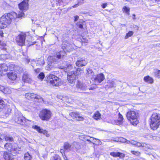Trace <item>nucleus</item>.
Returning a JSON list of instances; mask_svg holds the SVG:
<instances>
[{
	"label": "nucleus",
	"instance_id": "79ce46f5",
	"mask_svg": "<svg viewBox=\"0 0 160 160\" xmlns=\"http://www.w3.org/2000/svg\"><path fill=\"white\" fill-rule=\"evenodd\" d=\"M31 93H27L25 94V98L28 99H31Z\"/></svg>",
	"mask_w": 160,
	"mask_h": 160
},
{
	"label": "nucleus",
	"instance_id": "b1692460",
	"mask_svg": "<svg viewBox=\"0 0 160 160\" xmlns=\"http://www.w3.org/2000/svg\"><path fill=\"white\" fill-rule=\"evenodd\" d=\"M71 146L68 142H65L63 146V149L65 151H69L72 150Z\"/></svg>",
	"mask_w": 160,
	"mask_h": 160
},
{
	"label": "nucleus",
	"instance_id": "423d86ee",
	"mask_svg": "<svg viewBox=\"0 0 160 160\" xmlns=\"http://www.w3.org/2000/svg\"><path fill=\"white\" fill-rule=\"evenodd\" d=\"M67 47V45H65L64 44H62V48L63 50L57 52L56 53V56H55L52 57V59L54 61L58 62H59L58 59H61L62 58H63L66 55V53L65 50L66 51L68 50V48L66 47Z\"/></svg>",
	"mask_w": 160,
	"mask_h": 160
},
{
	"label": "nucleus",
	"instance_id": "412c9836",
	"mask_svg": "<svg viewBox=\"0 0 160 160\" xmlns=\"http://www.w3.org/2000/svg\"><path fill=\"white\" fill-rule=\"evenodd\" d=\"M12 147L11 152L12 153H16V154L18 153L19 151V148L18 147L17 144L15 143H12Z\"/></svg>",
	"mask_w": 160,
	"mask_h": 160
},
{
	"label": "nucleus",
	"instance_id": "e433bc0d",
	"mask_svg": "<svg viewBox=\"0 0 160 160\" xmlns=\"http://www.w3.org/2000/svg\"><path fill=\"white\" fill-rule=\"evenodd\" d=\"M111 155L114 157H121V155H122V153H120L118 152H111Z\"/></svg>",
	"mask_w": 160,
	"mask_h": 160
},
{
	"label": "nucleus",
	"instance_id": "0eeeda50",
	"mask_svg": "<svg viewBox=\"0 0 160 160\" xmlns=\"http://www.w3.org/2000/svg\"><path fill=\"white\" fill-rule=\"evenodd\" d=\"M15 122L22 125H26V119L22 114L18 112H16L13 117Z\"/></svg>",
	"mask_w": 160,
	"mask_h": 160
},
{
	"label": "nucleus",
	"instance_id": "37998d69",
	"mask_svg": "<svg viewBox=\"0 0 160 160\" xmlns=\"http://www.w3.org/2000/svg\"><path fill=\"white\" fill-rule=\"evenodd\" d=\"M53 160H61V158L59 156L55 155L53 158Z\"/></svg>",
	"mask_w": 160,
	"mask_h": 160
},
{
	"label": "nucleus",
	"instance_id": "c9c22d12",
	"mask_svg": "<svg viewBox=\"0 0 160 160\" xmlns=\"http://www.w3.org/2000/svg\"><path fill=\"white\" fill-rule=\"evenodd\" d=\"M154 73L155 77L158 78L160 77V70L155 69Z\"/></svg>",
	"mask_w": 160,
	"mask_h": 160
},
{
	"label": "nucleus",
	"instance_id": "4c0bfd02",
	"mask_svg": "<svg viewBox=\"0 0 160 160\" xmlns=\"http://www.w3.org/2000/svg\"><path fill=\"white\" fill-rule=\"evenodd\" d=\"M134 32L132 31H129L128 33H127L126 36H125V39H127L129 37H131L132 35Z\"/></svg>",
	"mask_w": 160,
	"mask_h": 160
},
{
	"label": "nucleus",
	"instance_id": "7c9ffc66",
	"mask_svg": "<svg viewBox=\"0 0 160 160\" xmlns=\"http://www.w3.org/2000/svg\"><path fill=\"white\" fill-rule=\"evenodd\" d=\"M138 142L135 141L130 140V141L127 140L126 139V142H125L128 144H131L137 147V145Z\"/></svg>",
	"mask_w": 160,
	"mask_h": 160
},
{
	"label": "nucleus",
	"instance_id": "4d7b16f0",
	"mask_svg": "<svg viewBox=\"0 0 160 160\" xmlns=\"http://www.w3.org/2000/svg\"><path fill=\"white\" fill-rule=\"evenodd\" d=\"M64 150H64V149H62L60 150V152L61 153L62 155H63V153L64 152Z\"/></svg>",
	"mask_w": 160,
	"mask_h": 160
},
{
	"label": "nucleus",
	"instance_id": "f704fd0d",
	"mask_svg": "<svg viewBox=\"0 0 160 160\" xmlns=\"http://www.w3.org/2000/svg\"><path fill=\"white\" fill-rule=\"evenodd\" d=\"M87 74H88L89 76H92V77H93L94 73L92 69H88L87 70Z\"/></svg>",
	"mask_w": 160,
	"mask_h": 160
},
{
	"label": "nucleus",
	"instance_id": "3c124183",
	"mask_svg": "<svg viewBox=\"0 0 160 160\" xmlns=\"http://www.w3.org/2000/svg\"><path fill=\"white\" fill-rule=\"evenodd\" d=\"M76 25L80 28H83V26L82 24L77 23H76Z\"/></svg>",
	"mask_w": 160,
	"mask_h": 160
},
{
	"label": "nucleus",
	"instance_id": "2eb2a0df",
	"mask_svg": "<svg viewBox=\"0 0 160 160\" xmlns=\"http://www.w3.org/2000/svg\"><path fill=\"white\" fill-rule=\"evenodd\" d=\"M22 79L24 82L28 83H31L32 81L30 75L26 72L23 73Z\"/></svg>",
	"mask_w": 160,
	"mask_h": 160
},
{
	"label": "nucleus",
	"instance_id": "5701e85b",
	"mask_svg": "<svg viewBox=\"0 0 160 160\" xmlns=\"http://www.w3.org/2000/svg\"><path fill=\"white\" fill-rule=\"evenodd\" d=\"M31 98H35L39 100L40 102L43 101V98L40 96L35 94L34 93H31Z\"/></svg>",
	"mask_w": 160,
	"mask_h": 160
},
{
	"label": "nucleus",
	"instance_id": "393cba45",
	"mask_svg": "<svg viewBox=\"0 0 160 160\" xmlns=\"http://www.w3.org/2000/svg\"><path fill=\"white\" fill-rule=\"evenodd\" d=\"M8 77L9 79L13 80H15L17 77L16 75L12 72L8 74Z\"/></svg>",
	"mask_w": 160,
	"mask_h": 160
},
{
	"label": "nucleus",
	"instance_id": "cd10ccee",
	"mask_svg": "<svg viewBox=\"0 0 160 160\" xmlns=\"http://www.w3.org/2000/svg\"><path fill=\"white\" fill-rule=\"evenodd\" d=\"M115 79H112L109 80L107 82L108 83V86L110 87H114L115 85Z\"/></svg>",
	"mask_w": 160,
	"mask_h": 160
},
{
	"label": "nucleus",
	"instance_id": "58836bf2",
	"mask_svg": "<svg viewBox=\"0 0 160 160\" xmlns=\"http://www.w3.org/2000/svg\"><path fill=\"white\" fill-rule=\"evenodd\" d=\"M115 141L117 142H126V139L122 137L119 138H115Z\"/></svg>",
	"mask_w": 160,
	"mask_h": 160
},
{
	"label": "nucleus",
	"instance_id": "4468645a",
	"mask_svg": "<svg viewBox=\"0 0 160 160\" xmlns=\"http://www.w3.org/2000/svg\"><path fill=\"white\" fill-rule=\"evenodd\" d=\"M76 87L77 90H85L87 89V86L84 83L78 81L76 85Z\"/></svg>",
	"mask_w": 160,
	"mask_h": 160
},
{
	"label": "nucleus",
	"instance_id": "a211bd4d",
	"mask_svg": "<svg viewBox=\"0 0 160 160\" xmlns=\"http://www.w3.org/2000/svg\"><path fill=\"white\" fill-rule=\"evenodd\" d=\"M5 105L6 103L4 101V100H3L2 99H0V108L1 109L2 108H4V107H5ZM6 109L7 108H3L2 109L3 111L4 112H5V113L6 114L9 113V112H10L11 111V109H10L8 108H7V112H5V111Z\"/></svg>",
	"mask_w": 160,
	"mask_h": 160
},
{
	"label": "nucleus",
	"instance_id": "c03bdc74",
	"mask_svg": "<svg viewBox=\"0 0 160 160\" xmlns=\"http://www.w3.org/2000/svg\"><path fill=\"white\" fill-rule=\"evenodd\" d=\"M115 122V124L117 125H120L122 123V121L118 119L116 120Z\"/></svg>",
	"mask_w": 160,
	"mask_h": 160
},
{
	"label": "nucleus",
	"instance_id": "a19ab883",
	"mask_svg": "<svg viewBox=\"0 0 160 160\" xmlns=\"http://www.w3.org/2000/svg\"><path fill=\"white\" fill-rule=\"evenodd\" d=\"M38 63L39 64L40 66H42L44 64V61L43 59L41 58L37 61Z\"/></svg>",
	"mask_w": 160,
	"mask_h": 160
},
{
	"label": "nucleus",
	"instance_id": "1a4fd4ad",
	"mask_svg": "<svg viewBox=\"0 0 160 160\" xmlns=\"http://www.w3.org/2000/svg\"><path fill=\"white\" fill-rule=\"evenodd\" d=\"M26 36L25 34L22 33L17 37L16 42L19 45L22 46L25 43Z\"/></svg>",
	"mask_w": 160,
	"mask_h": 160
},
{
	"label": "nucleus",
	"instance_id": "4be33fe9",
	"mask_svg": "<svg viewBox=\"0 0 160 160\" xmlns=\"http://www.w3.org/2000/svg\"><path fill=\"white\" fill-rule=\"evenodd\" d=\"M143 80L145 82L150 84L152 83L154 81V80L152 78L149 76L145 77Z\"/></svg>",
	"mask_w": 160,
	"mask_h": 160
},
{
	"label": "nucleus",
	"instance_id": "9d476101",
	"mask_svg": "<svg viewBox=\"0 0 160 160\" xmlns=\"http://www.w3.org/2000/svg\"><path fill=\"white\" fill-rule=\"evenodd\" d=\"M104 78V76L102 73L97 75L95 77H92V79H94L95 83L97 84L101 82Z\"/></svg>",
	"mask_w": 160,
	"mask_h": 160
},
{
	"label": "nucleus",
	"instance_id": "8fccbe9b",
	"mask_svg": "<svg viewBox=\"0 0 160 160\" xmlns=\"http://www.w3.org/2000/svg\"><path fill=\"white\" fill-rule=\"evenodd\" d=\"M92 138V140H90V139H87V140L88 141H89L90 142H92V141H93V140L94 139H95L96 140H99L98 139H97L96 138Z\"/></svg>",
	"mask_w": 160,
	"mask_h": 160
},
{
	"label": "nucleus",
	"instance_id": "ea45409f",
	"mask_svg": "<svg viewBox=\"0 0 160 160\" xmlns=\"http://www.w3.org/2000/svg\"><path fill=\"white\" fill-rule=\"evenodd\" d=\"M44 77V74L42 72H40L38 76V78L40 79L41 80H42Z\"/></svg>",
	"mask_w": 160,
	"mask_h": 160
},
{
	"label": "nucleus",
	"instance_id": "39448f33",
	"mask_svg": "<svg viewBox=\"0 0 160 160\" xmlns=\"http://www.w3.org/2000/svg\"><path fill=\"white\" fill-rule=\"evenodd\" d=\"M46 80L52 85L56 87L60 86L62 84L61 79L52 74L47 76Z\"/></svg>",
	"mask_w": 160,
	"mask_h": 160
},
{
	"label": "nucleus",
	"instance_id": "72a5a7b5",
	"mask_svg": "<svg viewBox=\"0 0 160 160\" xmlns=\"http://www.w3.org/2000/svg\"><path fill=\"white\" fill-rule=\"evenodd\" d=\"M4 138L6 141L12 142L13 141V138L12 137H10L8 136H3Z\"/></svg>",
	"mask_w": 160,
	"mask_h": 160
},
{
	"label": "nucleus",
	"instance_id": "7ed1b4c3",
	"mask_svg": "<svg viewBox=\"0 0 160 160\" xmlns=\"http://www.w3.org/2000/svg\"><path fill=\"white\" fill-rule=\"evenodd\" d=\"M150 126L153 130L157 129L160 125V117L158 114L155 113L150 117Z\"/></svg>",
	"mask_w": 160,
	"mask_h": 160
},
{
	"label": "nucleus",
	"instance_id": "473e14b6",
	"mask_svg": "<svg viewBox=\"0 0 160 160\" xmlns=\"http://www.w3.org/2000/svg\"><path fill=\"white\" fill-rule=\"evenodd\" d=\"M32 158V156L28 152L25 153L24 155L25 160H30Z\"/></svg>",
	"mask_w": 160,
	"mask_h": 160
},
{
	"label": "nucleus",
	"instance_id": "bb28decb",
	"mask_svg": "<svg viewBox=\"0 0 160 160\" xmlns=\"http://www.w3.org/2000/svg\"><path fill=\"white\" fill-rule=\"evenodd\" d=\"M13 147L12 143H7L4 145L5 148L8 151L11 152L12 147Z\"/></svg>",
	"mask_w": 160,
	"mask_h": 160
},
{
	"label": "nucleus",
	"instance_id": "f3484780",
	"mask_svg": "<svg viewBox=\"0 0 160 160\" xmlns=\"http://www.w3.org/2000/svg\"><path fill=\"white\" fill-rule=\"evenodd\" d=\"M8 69V67L6 64H0V75H2L4 74Z\"/></svg>",
	"mask_w": 160,
	"mask_h": 160
},
{
	"label": "nucleus",
	"instance_id": "5fc2aeb1",
	"mask_svg": "<svg viewBox=\"0 0 160 160\" xmlns=\"http://www.w3.org/2000/svg\"><path fill=\"white\" fill-rule=\"evenodd\" d=\"M107 3H103L102 5V7L103 8H105L107 6Z\"/></svg>",
	"mask_w": 160,
	"mask_h": 160
},
{
	"label": "nucleus",
	"instance_id": "20e7f679",
	"mask_svg": "<svg viewBox=\"0 0 160 160\" xmlns=\"http://www.w3.org/2000/svg\"><path fill=\"white\" fill-rule=\"evenodd\" d=\"M127 119L134 125H136L138 123V113L134 111H130L128 112L126 115Z\"/></svg>",
	"mask_w": 160,
	"mask_h": 160
},
{
	"label": "nucleus",
	"instance_id": "603ef678",
	"mask_svg": "<svg viewBox=\"0 0 160 160\" xmlns=\"http://www.w3.org/2000/svg\"><path fill=\"white\" fill-rule=\"evenodd\" d=\"M41 70L40 68H38L34 70V71L35 72L38 73L40 72Z\"/></svg>",
	"mask_w": 160,
	"mask_h": 160
},
{
	"label": "nucleus",
	"instance_id": "6e6d98bb",
	"mask_svg": "<svg viewBox=\"0 0 160 160\" xmlns=\"http://www.w3.org/2000/svg\"><path fill=\"white\" fill-rule=\"evenodd\" d=\"M96 86L95 85L94 86H92L90 88H89V89L90 90H92L95 89L96 88Z\"/></svg>",
	"mask_w": 160,
	"mask_h": 160
},
{
	"label": "nucleus",
	"instance_id": "c756f323",
	"mask_svg": "<svg viewBox=\"0 0 160 160\" xmlns=\"http://www.w3.org/2000/svg\"><path fill=\"white\" fill-rule=\"evenodd\" d=\"M130 9V8L129 7L124 6L122 8V11L123 12L129 15V14Z\"/></svg>",
	"mask_w": 160,
	"mask_h": 160
},
{
	"label": "nucleus",
	"instance_id": "a18cd8bd",
	"mask_svg": "<svg viewBox=\"0 0 160 160\" xmlns=\"http://www.w3.org/2000/svg\"><path fill=\"white\" fill-rule=\"evenodd\" d=\"M3 136L0 134V145L2 144L3 142Z\"/></svg>",
	"mask_w": 160,
	"mask_h": 160
},
{
	"label": "nucleus",
	"instance_id": "13d9d810",
	"mask_svg": "<svg viewBox=\"0 0 160 160\" xmlns=\"http://www.w3.org/2000/svg\"><path fill=\"white\" fill-rule=\"evenodd\" d=\"M159 0H153V1L158 2Z\"/></svg>",
	"mask_w": 160,
	"mask_h": 160
},
{
	"label": "nucleus",
	"instance_id": "f8f14e48",
	"mask_svg": "<svg viewBox=\"0 0 160 160\" xmlns=\"http://www.w3.org/2000/svg\"><path fill=\"white\" fill-rule=\"evenodd\" d=\"M19 8L20 10L25 11L28 8V1L24 0L18 5Z\"/></svg>",
	"mask_w": 160,
	"mask_h": 160
},
{
	"label": "nucleus",
	"instance_id": "864d4df0",
	"mask_svg": "<svg viewBox=\"0 0 160 160\" xmlns=\"http://www.w3.org/2000/svg\"><path fill=\"white\" fill-rule=\"evenodd\" d=\"M74 22L77 21L79 18V16L77 15H76L74 17Z\"/></svg>",
	"mask_w": 160,
	"mask_h": 160
},
{
	"label": "nucleus",
	"instance_id": "bf43d9fd",
	"mask_svg": "<svg viewBox=\"0 0 160 160\" xmlns=\"http://www.w3.org/2000/svg\"><path fill=\"white\" fill-rule=\"evenodd\" d=\"M121 157H123V156H124V154H122V155H121Z\"/></svg>",
	"mask_w": 160,
	"mask_h": 160
},
{
	"label": "nucleus",
	"instance_id": "6e6552de",
	"mask_svg": "<svg viewBox=\"0 0 160 160\" xmlns=\"http://www.w3.org/2000/svg\"><path fill=\"white\" fill-rule=\"evenodd\" d=\"M52 114L50 110L45 109H42L40 112L39 116L42 120L48 121L51 118Z\"/></svg>",
	"mask_w": 160,
	"mask_h": 160
},
{
	"label": "nucleus",
	"instance_id": "f257e3e1",
	"mask_svg": "<svg viewBox=\"0 0 160 160\" xmlns=\"http://www.w3.org/2000/svg\"><path fill=\"white\" fill-rule=\"evenodd\" d=\"M24 15V13L22 11L19 12L18 13L12 12L4 14L0 18V28H6L12 19L23 17Z\"/></svg>",
	"mask_w": 160,
	"mask_h": 160
},
{
	"label": "nucleus",
	"instance_id": "052dcab7",
	"mask_svg": "<svg viewBox=\"0 0 160 160\" xmlns=\"http://www.w3.org/2000/svg\"><path fill=\"white\" fill-rule=\"evenodd\" d=\"M61 1L62 2H65L66 1V0H61Z\"/></svg>",
	"mask_w": 160,
	"mask_h": 160
},
{
	"label": "nucleus",
	"instance_id": "ddd939ff",
	"mask_svg": "<svg viewBox=\"0 0 160 160\" xmlns=\"http://www.w3.org/2000/svg\"><path fill=\"white\" fill-rule=\"evenodd\" d=\"M87 63V61L85 59L82 58L78 59L76 62V66L78 67H82L86 65Z\"/></svg>",
	"mask_w": 160,
	"mask_h": 160
},
{
	"label": "nucleus",
	"instance_id": "a878e982",
	"mask_svg": "<svg viewBox=\"0 0 160 160\" xmlns=\"http://www.w3.org/2000/svg\"><path fill=\"white\" fill-rule=\"evenodd\" d=\"M147 138L149 139H152L153 140L156 141H159L160 138L155 136L153 135L152 134H149L147 136Z\"/></svg>",
	"mask_w": 160,
	"mask_h": 160
},
{
	"label": "nucleus",
	"instance_id": "c85d7f7f",
	"mask_svg": "<svg viewBox=\"0 0 160 160\" xmlns=\"http://www.w3.org/2000/svg\"><path fill=\"white\" fill-rule=\"evenodd\" d=\"M72 147L73 149H78L80 148V145L78 142H75L72 145Z\"/></svg>",
	"mask_w": 160,
	"mask_h": 160
},
{
	"label": "nucleus",
	"instance_id": "6ab92c4d",
	"mask_svg": "<svg viewBox=\"0 0 160 160\" xmlns=\"http://www.w3.org/2000/svg\"><path fill=\"white\" fill-rule=\"evenodd\" d=\"M137 147H142L144 149L146 150L148 149H150L151 147L149 144L143 142L140 143L138 142V143H137Z\"/></svg>",
	"mask_w": 160,
	"mask_h": 160
},
{
	"label": "nucleus",
	"instance_id": "dca6fc26",
	"mask_svg": "<svg viewBox=\"0 0 160 160\" xmlns=\"http://www.w3.org/2000/svg\"><path fill=\"white\" fill-rule=\"evenodd\" d=\"M33 128L34 129L37 130L38 132L41 133H42L45 135L47 137H48L49 136V134L48 133L47 131L45 130L40 128L37 125H35L33 126Z\"/></svg>",
	"mask_w": 160,
	"mask_h": 160
},
{
	"label": "nucleus",
	"instance_id": "09e8293b",
	"mask_svg": "<svg viewBox=\"0 0 160 160\" xmlns=\"http://www.w3.org/2000/svg\"><path fill=\"white\" fill-rule=\"evenodd\" d=\"M123 118L122 115L119 114V118L118 119L119 120H120V121L121 120V121H122L123 120Z\"/></svg>",
	"mask_w": 160,
	"mask_h": 160
},
{
	"label": "nucleus",
	"instance_id": "f03ea898",
	"mask_svg": "<svg viewBox=\"0 0 160 160\" xmlns=\"http://www.w3.org/2000/svg\"><path fill=\"white\" fill-rule=\"evenodd\" d=\"M64 70L67 72V78L68 82L69 83H74L76 80V74H79L78 71L80 72L81 69L80 68H72V66L70 64H67L64 68Z\"/></svg>",
	"mask_w": 160,
	"mask_h": 160
},
{
	"label": "nucleus",
	"instance_id": "aec40b11",
	"mask_svg": "<svg viewBox=\"0 0 160 160\" xmlns=\"http://www.w3.org/2000/svg\"><path fill=\"white\" fill-rule=\"evenodd\" d=\"M3 157L6 160H13L14 159L12 154L7 152H4Z\"/></svg>",
	"mask_w": 160,
	"mask_h": 160
},
{
	"label": "nucleus",
	"instance_id": "2f4dec72",
	"mask_svg": "<svg viewBox=\"0 0 160 160\" xmlns=\"http://www.w3.org/2000/svg\"><path fill=\"white\" fill-rule=\"evenodd\" d=\"M93 118L96 120L99 119L101 118V114L99 112L97 111L94 113Z\"/></svg>",
	"mask_w": 160,
	"mask_h": 160
},
{
	"label": "nucleus",
	"instance_id": "de8ad7c7",
	"mask_svg": "<svg viewBox=\"0 0 160 160\" xmlns=\"http://www.w3.org/2000/svg\"><path fill=\"white\" fill-rule=\"evenodd\" d=\"M28 42V41H26L25 42V43H26V44H27L28 45V46H31V45L34 44V43L32 42H29L28 43H27Z\"/></svg>",
	"mask_w": 160,
	"mask_h": 160
},
{
	"label": "nucleus",
	"instance_id": "49530a36",
	"mask_svg": "<svg viewBox=\"0 0 160 160\" xmlns=\"http://www.w3.org/2000/svg\"><path fill=\"white\" fill-rule=\"evenodd\" d=\"M131 153L134 155H139L140 154V152L138 151H131Z\"/></svg>",
	"mask_w": 160,
	"mask_h": 160
},
{
	"label": "nucleus",
	"instance_id": "9b49d317",
	"mask_svg": "<svg viewBox=\"0 0 160 160\" xmlns=\"http://www.w3.org/2000/svg\"><path fill=\"white\" fill-rule=\"evenodd\" d=\"M69 115L73 118L76 119L77 120L80 121H83L84 118L80 116V113L77 112H72L70 113Z\"/></svg>",
	"mask_w": 160,
	"mask_h": 160
}]
</instances>
